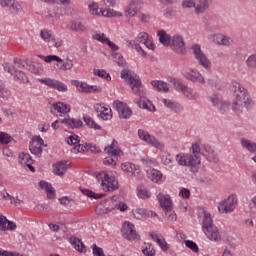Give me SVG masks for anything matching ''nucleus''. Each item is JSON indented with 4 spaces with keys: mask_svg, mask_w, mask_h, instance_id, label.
Masks as SVG:
<instances>
[{
    "mask_svg": "<svg viewBox=\"0 0 256 256\" xmlns=\"http://www.w3.org/2000/svg\"><path fill=\"white\" fill-rule=\"evenodd\" d=\"M192 73V83H205V78H203V75L199 73L196 69L191 70Z\"/></svg>",
    "mask_w": 256,
    "mask_h": 256,
    "instance_id": "e433bc0d",
    "label": "nucleus"
},
{
    "mask_svg": "<svg viewBox=\"0 0 256 256\" xmlns=\"http://www.w3.org/2000/svg\"><path fill=\"white\" fill-rule=\"evenodd\" d=\"M83 127V121L81 119H70V129H81Z\"/></svg>",
    "mask_w": 256,
    "mask_h": 256,
    "instance_id": "ea45409f",
    "label": "nucleus"
},
{
    "mask_svg": "<svg viewBox=\"0 0 256 256\" xmlns=\"http://www.w3.org/2000/svg\"><path fill=\"white\" fill-rule=\"evenodd\" d=\"M70 243L73 245L76 251H79V253H87V246L83 244L81 239L77 237H70Z\"/></svg>",
    "mask_w": 256,
    "mask_h": 256,
    "instance_id": "a211bd4d",
    "label": "nucleus"
},
{
    "mask_svg": "<svg viewBox=\"0 0 256 256\" xmlns=\"http://www.w3.org/2000/svg\"><path fill=\"white\" fill-rule=\"evenodd\" d=\"M13 140V137L11 135L5 133V132H0V143L2 145H9Z\"/></svg>",
    "mask_w": 256,
    "mask_h": 256,
    "instance_id": "58836bf2",
    "label": "nucleus"
},
{
    "mask_svg": "<svg viewBox=\"0 0 256 256\" xmlns=\"http://www.w3.org/2000/svg\"><path fill=\"white\" fill-rule=\"evenodd\" d=\"M209 163H219V155L211 148V146H205L201 153Z\"/></svg>",
    "mask_w": 256,
    "mask_h": 256,
    "instance_id": "2eb2a0df",
    "label": "nucleus"
},
{
    "mask_svg": "<svg viewBox=\"0 0 256 256\" xmlns=\"http://www.w3.org/2000/svg\"><path fill=\"white\" fill-rule=\"evenodd\" d=\"M151 85L156 89V91H163L164 93L169 91V86L163 81L153 80Z\"/></svg>",
    "mask_w": 256,
    "mask_h": 256,
    "instance_id": "bb28decb",
    "label": "nucleus"
},
{
    "mask_svg": "<svg viewBox=\"0 0 256 256\" xmlns=\"http://www.w3.org/2000/svg\"><path fill=\"white\" fill-rule=\"evenodd\" d=\"M161 162L163 163V165H168L170 167L171 163H173V159L171 158V154L162 155Z\"/></svg>",
    "mask_w": 256,
    "mask_h": 256,
    "instance_id": "bf43d9fd",
    "label": "nucleus"
},
{
    "mask_svg": "<svg viewBox=\"0 0 256 256\" xmlns=\"http://www.w3.org/2000/svg\"><path fill=\"white\" fill-rule=\"evenodd\" d=\"M138 137L141 139V141H145V143H149V145H152V147H156V149H161L163 147V144L160 143L155 136L149 134V132L139 129L138 130Z\"/></svg>",
    "mask_w": 256,
    "mask_h": 256,
    "instance_id": "9b49d317",
    "label": "nucleus"
},
{
    "mask_svg": "<svg viewBox=\"0 0 256 256\" xmlns=\"http://www.w3.org/2000/svg\"><path fill=\"white\" fill-rule=\"evenodd\" d=\"M190 49L199 65L204 67V69H209L211 67V61L207 58V55L203 53L199 44H193Z\"/></svg>",
    "mask_w": 256,
    "mask_h": 256,
    "instance_id": "0eeeda50",
    "label": "nucleus"
},
{
    "mask_svg": "<svg viewBox=\"0 0 256 256\" xmlns=\"http://www.w3.org/2000/svg\"><path fill=\"white\" fill-rule=\"evenodd\" d=\"M114 109L117 110V113L120 119H129L133 115V111L129 109L126 103L116 100L113 102Z\"/></svg>",
    "mask_w": 256,
    "mask_h": 256,
    "instance_id": "f8f14e48",
    "label": "nucleus"
},
{
    "mask_svg": "<svg viewBox=\"0 0 256 256\" xmlns=\"http://www.w3.org/2000/svg\"><path fill=\"white\" fill-rule=\"evenodd\" d=\"M143 9V0H132L125 7L124 13L127 17H135Z\"/></svg>",
    "mask_w": 256,
    "mask_h": 256,
    "instance_id": "ddd939ff",
    "label": "nucleus"
},
{
    "mask_svg": "<svg viewBox=\"0 0 256 256\" xmlns=\"http://www.w3.org/2000/svg\"><path fill=\"white\" fill-rule=\"evenodd\" d=\"M62 71H68L69 69H73V60L66 58L64 63L59 67Z\"/></svg>",
    "mask_w": 256,
    "mask_h": 256,
    "instance_id": "49530a36",
    "label": "nucleus"
},
{
    "mask_svg": "<svg viewBox=\"0 0 256 256\" xmlns=\"http://www.w3.org/2000/svg\"><path fill=\"white\" fill-rule=\"evenodd\" d=\"M96 177L97 179H102L101 186L104 191H117L119 189V181L115 177H111L105 172L97 174Z\"/></svg>",
    "mask_w": 256,
    "mask_h": 256,
    "instance_id": "423d86ee",
    "label": "nucleus"
},
{
    "mask_svg": "<svg viewBox=\"0 0 256 256\" xmlns=\"http://www.w3.org/2000/svg\"><path fill=\"white\" fill-rule=\"evenodd\" d=\"M246 65L250 69H256V54H252L247 58Z\"/></svg>",
    "mask_w": 256,
    "mask_h": 256,
    "instance_id": "a18cd8bd",
    "label": "nucleus"
},
{
    "mask_svg": "<svg viewBox=\"0 0 256 256\" xmlns=\"http://www.w3.org/2000/svg\"><path fill=\"white\" fill-rule=\"evenodd\" d=\"M0 256H23L17 252H11L0 248Z\"/></svg>",
    "mask_w": 256,
    "mask_h": 256,
    "instance_id": "338daca9",
    "label": "nucleus"
},
{
    "mask_svg": "<svg viewBox=\"0 0 256 256\" xmlns=\"http://www.w3.org/2000/svg\"><path fill=\"white\" fill-rule=\"evenodd\" d=\"M81 93H101V86L98 85H87V83L81 82L80 84Z\"/></svg>",
    "mask_w": 256,
    "mask_h": 256,
    "instance_id": "aec40b11",
    "label": "nucleus"
},
{
    "mask_svg": "<svg viewBox=\"0 0 256 256\" xmlns=\"http://www.w3.org/2000/svg\"><path fill=\"white\" fill-rule=\"evenodd\" d=\"M15 77H16L17 81H20V83H28L29 82V78L27 77V75H25V72H23V71H16Z\"/></svg>",
    "mask_w": 256,
    "mask_h": 256,
    "instance_id": "37998d69",
    "label": "nucleus"
},
{
    "mask_svg": "<svg viewBox=\"0 0 256 256\" xmlns=\"http://www.w3.org/2000/svg\"><path fill=\"white\" fill-rule=\"evenodd\" d=\"M182 7L183 9H193V7L195 9L197 6H195V2L193 0H184L182 1Z\"/></svg>",
    "mask_w": 256,
    "mask_h": 256,
    "instance_id": "680f3d73",
    "label": "nucleus"
},
{
    "mask_svg": "<svg viewBox=\"0 0 256 256\" xmlns=\"http://www.w3.org/2000/svg\"><path fill=\"white\" fill-rule=\"evenodd\" d=\"M88 7L92 15H102L103 17H123L122 13L109 8L100 10L99 12V4L95 2L90 3Z\"/></svg>",
    "mask_w": 256,
    "mask_h": 256,
    "instance_id": "1a4fd4ad",
    "label": "nucleus"
},
{
    "mask_svg": "<svg viewBox=\"0 0 256 256\" xmlns=\"http://www.w3.org/2000/svg\"><path fill=\"white\" fill-rule=\"evenodd\" d=\"M121 78L128 81L133 93L140 97V99H134V103H136L140 109L155 111V106L150 101L147 102L143 100V84L141 83V80L137 78L135 72L130 69H124L121 71Z\"/></svg>",
    "mask_w": 256,
    "mask_h": 256,
    "instance_id": "f257e3e1",
    "label": "nucleus"
},
{
    "mask_svg": "<svg viewBox=\"0 0 256 256\" xmlns=\"http://www.w3.org/2000/svg\"><path fill=\"white\" fill-rule=\"evenodd\" d=\"M122 237L127 241H141V236L135 231V225L131 222H125L121 229Z\"/></svg>",
    "mask_w": 256,
    "mask_h": 256,
    "instance_id": "6e6552de",
    "label": "nucleus"
},
{
    "mask_svg": "<svg viewBox=\"0 0 256 256\" xmlns=\"http://www.w3.org/2000/svg\"><path fill=\"white\" fill-rule=\"evenodd\" d=\"M202 231L210 241H221L219 229L215 224H213V218H211V214L209 212H204Z\"/></svg>",
    "mask_w": 256,
    "mask_h": 256,
    "instance_id": "7ed1b4c3",
    "label": "nucleus"
},
{
    "mask_svg": "<svg viewBox=\"0 0 256 256\" xmlns=\"http://www.w3.org/2000/svg\"><path fill=\"white\" fill-rule=\"evenodd\" d=\"M86 151L90 152V153H101V149H99V147H97V145L95 144H87L86 143Z\"/></svg>",
    "mask_w": 256,
    "mask_h": 256,
    "instance_id": "4d7b16f0",
    "label": "nucleus"
},
{
    "mask_svg": "<svg viewBox=\"0 0 256 256\" xmlns=\"http://www.w3.org/2000/svg\"><path fill=\"white\" fill-rule=\"evenodd\" d=\"M148 179H151L153 183H159L163 179V173L157 169H150L146 171Z\"/></svg>",
    "mask_w": 256,
    "mask_h": 256,
    "instance_id": "412c9836",
    "label": "nucleus"
},
{
    "mask_svg": "<svg viewBox=\"0 0 256 256\" xmlns=\"http://www.w3.org/2000/svg\"><path fill=\"white\" fill-rule=\"evenodd\" d=\"M53 169L55 175L63 177V175L67 173V164H65V162L63 161H60L57 164L53 165Z\"/></svg>",
    "mask_w": 256,
    "mask_h": 256,
    "instance_id": "4be33fe9",
    "label": "nucleus"
},
{
    "mask_svg": "<svg viewBox=\"0 0 256 256\" xmlns=\"http://www.w3.org/2000/svg\"><path fill=\"white\" fill-rule=\"evenodd\" d=\"M8 11L14 17H17V15H21V13H23V6H21L19 2L14 1V3L11 5Z\"/></svg>",
    "mask_w": 256,
    "mask_h": 256,
    "instance_id": "c756f323",
    "label": "nucleus"
},
{
    "mask_svg": "<svg viewBox=\"0 0 256 256\" xmlns=\"http://www.w3.org/2000/svg\"><path fill=\"white\" fill-rule=\"evenodd\" d=\"M158 245L162 249V251H169V244H167L165 238H162V240H158Z\"/></svg>",
    "mask_w": 256,
    "mask_h": 256,
    "instance_id": "774afa93",
    "label": "nucleus"
},
{
    "mask_svg": "<svg viewBox=\"0 0 256 256\" xmlns=\"http://www.w3.org/2000/svg\"><path fill=\"white\" fill-rule=\"evenodd\" d=\"M178 91L179 93H183V95H185L187 99H197V97H199L196 92H194L190 87H187L184 84H182V88H179Z\"/></svg>",
    "mask_w": 256,
    "mask_h": 256,
    "instance_id": "5701e85b",
    "label": "nucleus"
},
{
    "mask_svg": "<svg viewBox=\"0 0 256 256\" xmlns=\"http://www.w3.org/2000/svg\"><path fill=\"white\" fill-rule=\"evenodd\" d=\"M40 37L41 39H43V41H45V43H52L56 47V49H59V47L63 45V40L59 38H55L51 30H47V29L41 30Z\"/></svg>",
    "mask_w": 256,
    "mask_h": 256,
    "instance_id": "4468645a",
    "label": "nucleus"
},
{
    "mask_svg": "<svg viewBox=\"0 0 256 256\" xmlns=\"http://www.w3.org/2000/svg\"><path fill=\"white\" fill-rule=\"evenodd\" d=\"M160 207L164 210V217L167 221H177V214L173 211L171 197L169 195L159 194L157 196Z\"/></svg>",
    "mask_w": 256,
    "mask_h": 256,
    "instance_id": "39448f33",
    "label": "nucleus"
},
{
    "mask_svg": "<svg viewBox=\"0 0 256 256\" xmlns=\"http://www.w3.org/2000/svg\"><path fill=\"white\" fill-rule=\"evenodd\" d=\"M45 17L48 19V21H57V19H59V13L55 11H48Z\"/></svg>",
    "mask_w": 256,
    "mask_h": 256,
    "instance_id": "6e6d98bb",
    "label": "nucleus"
},
{
    "mask_svg": "<svg viewBox=\"0 0 256 256\" xmlns=\"http://www.w3.org/2000/svg\"><path fill=\"white\" fill-rule=\"evenodd\" d=\"M68 145H77V143H81V139L77 134L71 135L67 139Z\"/></svg>",
    "mask_w": 256,
    "mask_h": 256,
    "instance_id": "3c124183",
    "label": "nucleus"
},
{
    "mask_svg": "<svg viewBox=\"0 0 256 256\" xmlns=\"http://www.w3.org/2000/svg\"><path fill=\"white\" fill-rule=\"evenodd\" d=\"M80 191L83 195H85L86 197H89L90 199H101L105 197V194L103 193L97 194L92 190L81 188V187H80Z\"/></svg>",
    "mask_w": 256,
    "mask_h": 256,
    "instance_id": "c85d7f7f",
    "label": "nucleus"
},
{
    "mask_svg": "<svg viewBox=\"0 0 256 256\" xmlns=\"http://www.w3.org/2000/svg\"><path fill=\"white\" fill-rule=\"evenodd\" d=\"M149 39V34L146 32H140L138 36L136 37L135 41L136 43H145Z\"/></svg>",
    "mask_w": 256,
    "mask_h": 256,
    "instance_id": "8fccbe9b",
    "label": "nucleus"
},
{
    "mask_svg": "<svg viewBox=\"0 0 256 256\" xmlns=\"http://www.w3.org/2000/svg\"><path fill=\"white\" fill-rule=\"evenodd\" d=\"M142 253L145 256H154L155 248H153V245L150 243H144V246L142 248Z\"/></svg>",
    "mask_w": 256,
    "mask_h": 256,
    "instance_id": "4c0bfd02",
    "label": "nucleus"
},
{
    "mask_svg": "<svg viewBox=\"0 0 256 256\" xmlns=\"http://www.w3.org/2000/svg\"><path fill=\"white\" fill-rule=\"evenodd\" d=\"M253 205H250V217H256V196L252 198Z\"/></svg>",
    "mask_w": 256,
    "mask_h": 256,
    "instance_id": "69168bd1",
    "label": "nucleus"
},
{
    "mask_svg": "<svg viewBox=\"0 0 256 256\" xmlns=\"http://www.w3.org/2000/svg\"><path fill=\"white\" fill-rule=\"evenodd\" d=\"M163 103L165 107H167V109H170V111H173V113H181L183 111V108L179 104H176L169 99H164Z\"/></svg>",
    "mask_w": 256,
    "mask_h": 256,
    "instance_id": "393cba45",
    "label": "nucleus"
},
{
    "mask_svg": "<svg viewBox=\"0 0 256 256\" xmlns=\"http://www.w3.org/2000/svg\"><path fill=\"white\" fill-rule=\"evenodd\" d=\"M223 203L226 207H228V209H231L232 212L235 209V203H237V196L232 194L228 197L227 200H224Z\"/></svg>",
    "mask_w": 256,
    "mask_h": 256,
    "instance_id": "473e14b6",
    "label": "nucleus"
},
{
    "mask_svg": "<svg viewBox=\"0 0 256 256\" xmlns=\"http://www.w3.org/2000/svg\"><path fill=\"white\" fill-rule=\"evenodd\" d=\"M102 111H100V114H99V117H101V119H103L104 121H107L109 120V118L111 117V110L105 108V107H102Z\"/></svg>",
    "mask_w": 256,
    "mask_h": 256,
    "instance_id": "864d4df0",
    "label": "nucleus"
},
{
    "mask_svg": "<svg viewBox=\"0 0 256 256\" xmlns=\"http://www.w3.org/2000/svg\"><path fill=\"white\" fill-rule=\"evenodd\" d=\"M52 107L54 111H57L58 113H63L64 115L71 112V106L63 102H55L52 104Z\"/></svg>",
    "mask_w": 256,
    "mask_h": 256,
    "instance_id": "6ab92c4d",
    "label": "nucleus"
},
{
    "mask_svg": "<svg viewBox=\"0 0 256 256\" xmlns=\"http://www.w3.org/2000/svg\"><path fill=\"white\" fill-rule=\"evenodd\" d=\"M111 211H113V207L105 206L104 202L98 204L95 209L96 215H107V213H111Z\"/></svg>",
    "mask_w": 256,
    "mask_h": 256,
    "instance_id": "cd10ccee",
    "label": "nucleus"
},
{
    "mask_svg": "<svg viewBox=\"0 0 256 256\" xmlns=\"http://www.w3.org/2000/svg\"><path fill=\"white\" fill-rule=\"evenodd\" d=\"M52 89H56V91H67V85L58 80H54L52 83Z\"/></svg>",
    "mask_w": 256,
    "mask_h": 256,
    "instance_id": "c03bdc74",
    "label": "nucleus"
},
{
    "mask_svg": "<svg viewBox=\"0 0 256 256\" xmlns=\"http://www.w3.org/2000/svg\"><path fill=\"white\" fill-rule=\"evenodd\" d=\"M213 5V0H198V5L195 7V14L201 15L205 13L206 9H209Z\"/></svg>",
    "mask_w": 256,
    "mask_h": 256,
    "instance_id": "f3484780",
    "label": "nucleus"
},
{
    "mask_svg": "<svg viewBox=\"0 0 256 256\" xmlns=\"http://www.w3.org/2000/svg\"><path fill=\"white\" fill-rule=\"evenodd\" d=\"M0 97H2V99H9V97H11V91H9V89H7L5 87H1L0 88Z\"/></svg>",
    "mask_w": 256,
    "mask_h": 256,
    "instance_id": "e2e57ef3",
    "label": "nucleus"
},
{
    "mask_svg": "<svg viewBox=\"0 0 256 256\" xmlns=\"http://www.w3.org/2000/svg\"><path fill=\"white\" fill-rule=\"evenodd\" d=\"M169 81L174 85L176 91H179V89L183 88V83L179 82V80H177L176 78L171 77Z\"/></svg>",
    "mask_w": 256,
    "mask_h": 256,
    "instance_id": "0e129e2a",
    "label": "nucleus"
},
{
    "mask_svg": "<svg viewBox=\"0 0 256 256\" xmlns=\"http://www.w3.org/2000/svg\"><path fill=\"white\" fill-rule=\"evenodd\" d=\"M117 199H119V197L114 195L111 198L104 200L102 203L105 204V207H109L110 209L112 207V211H113L114 209H117Z\"/></svg>",
    "mask_w": 256,
    "mask_h": 256,
    "instance_id": "f704fd0d",
    "label": "nucleus"
},
{
    "mask_svg": "<svg viewBox=\"0 0 256 256\" xmlns=\"http://www.w3.org/2000/svg\"><path fill=\"white\" fill-rule=\"evenodd\" d=\"M87 151V144H78L72 148V153H85Z\"/></svg>",
    "mask_w": 256,
    "mask_h": 256,
    "instance_id": "5fc2aeb1",
    "label": "nucleus"
},
{
    "mask_svg": "<svg viewBox=\"0 0 256 256\" xmlns=\"http://www.w3.org/2000/svg\"><path fill=\"white\" fill-rule=\"evenodd\" d=\"M157 35L159 37V42L164 45L165 47H169V43L171 42V35L167 34L165 30H159L157 32Z\"/></svg>",
    "mask_w": 256,
    "mask_h": 256,
    "instance_id": "a878e982",
    "label": "nucleus"
},
{
    "mask_svg": "<svg viewBox=\"0 0 256 256\" xmlns=\"http://www.w3.org/2000/svg\"><path fill=\"white\" fill-rule=\"evenodd\" d=\"M33 144L47 147V144H45V141H43V138H41V136H34L30 141V145H33Z\"/></svg>",
    "mask_w": 256,
    "mask_h": 256,
    "instance_id": "de8ad7c7",
    "label": "nucleus"
},
{
    "mask_svg": "<svg viewBox=\"0 0 256 256\" xmlns=\"http://www.w3.org/2000/svg\"><path fill=\"white\" fill-rule=\"evenodd\" d=\"M232 91L235 93V99L232 104V111H243V105L246 109L253 107V100L249 97L247 90L241 86L239 82H235L232 87Z\"/></svg>",
    "mask_w": 256,
    "mask_h": 256,
    "instance_id": "f03ea898",
    "label": "nucleus"
},
{
    "mask_svg": "<svg viewBox=\"0 0 256 256\" xmlns=\"http://www.w3.org/2000/svg\"><path fill=\"white\" fill-rule=\"evenodd\" d=\"M83 121L84 123H86L88 127H90V129H95V131H100L101 127L99 126V124L95 123V120H93L91 116L84 115Z\"/></svg>",
    "mask_w": 256,
    "mask_h": 256,
    "instance_id": "7c9ffc66",
    "label": "nucleus"
},
{
    "mask_svg": "<svg viewBox=\"0 0 256 256\" xmlns=\"http://www.w3.org/2000/svg\"><path fill=\"white\" fill-rule=\"evenodd\" d=\"M122 171L128 173V175H132V177H139V173H141V168L133 163H123L121 165Z\"/></svg>",
    "mask_w": 256,
    "mask_h": 256,
    "instance_id": "dca6fc26",
    "label": "nucleus"
},
{
    "mask_svg": "<svg viewBox=\"0 0 256 256\" xmlns=\"http://www.w3.org/2000/svg\"><path fill=\"white\" fill-rule=\"evenodd\" d=\"M178 165L182 167H191L192 173H197L201 167V157L197 154H178L176 155Z\"/></svg>",
    "mask_w": 256,
    "mask_h": 256,
    "instance_id": "20e7f679",
    "label": "nucleus"
},
{
    "mask_svg": "<svg viewBox=\"0 0 256 256\" xmlns=\"http://www.w3.org/2000/svg\"><path fill=\"white\" fill-rule=\"evenodd\" d=\"M112 57H113L114 61L117 63L118 67H125V65H127L125 58H123V55H121L120 53L113 52Z\"/></svg>",
    "mask_w": 256,
    "mask_h": 256,
    "instance_id": "72a5a7b5",
    "label": "nucleus"
},
{
    "mask_svg": "<svg viewBox=\"0 0 256 256\" xmlns=\"http://www.w3.org/2000/svg\"><path fill=\"white\" fill-rule=\"evenodd\" d=\"M221 39V44L220 45H224V47H229L231 45H233V39H231V37L229 36H220Z\"/></svg>",
    "mask_w": 256,
    "mask_h": 256,
    "instance_id": "603ef678",
    "label": "nucleus"
},
{
    "mask_svg": "<svg viewBox=\"0 0 256 256\" xmlns=\"http://www.w3.org/2000/svg\"><path fill=\"white\" fill-rule=\"evenodd\" d=\"M168 47H171L172 51L178 53V55H185V41L183 40V36L174 35L170 38V43Z\"/></svg>",
    "mask_w": 256,
    "mask_h": 256,
    "instance_id": "9d476101",
    "label": "nucleus"
},
{
    "mask_svg": "<svg viewBox=\"0 0 256 256\" xmlns=\"http://www.w3.org/2000/svg\"><path fill=\"white\" fill-rule=\"evenodd\" d=\"M210 101H211V103H213L214 107H219V105L221 103H223V101H221V96H219L217 94L210 97Z\"/></svg>",
    "mask_w": 256,
    "mask_h": 256,
    "instance_id": "052dcab7",
    "label": "nucleus"
},
{
    "mask_svg": "<svg viewBox=\"0 0 256 256\" xmlns=\"http://www.w3.org/2000/svg\"><path fill=\"white\" fill-rule=\"evenodd\" d=\"M240 143L243 147V149H246V151H249V153H256V143L251 142V140L241 138Z\"/></svg>",
    "mask_w": 256,
    "mask_h": 256,
    "instance_id": "b1692460",
    "label": "nucleus"
},
{
    "mask_svg": "<svg viewBox=\"0 0 256 256\" xmlns=\"http://www.w3.org/2000/svg\"><path fill=\"white\" fill-rule=\"evenodd\" d=\"M71 31H85L87 27L79 20H73L70 25Z\"/></svg>",
    "mask_w": 256,
    "mask_h": 256,
    "instance_id": "2f4dec72",
    "label": "nucleus"
},
{
    "mask_svg": "<svg viewBox=\"0 0 256 256\" xmlns=\"http://www.w3.org/2000/svg\"><path fill=\"white\" fill-rule=\"evenodd\" d=\"M184 243L188 249L193 251V253H199V246H197V243H195L193 240H185Z\"/></svg>",
    "mask_w": 256,
    "mask_h": 256,
    "instance_id": "79ce46f5",
    "label": "nucleus"
},
{
    "mask_svg": "<svg viewBox=\"0 0 256 256\" xmlns=\"http://www.w3.org/2000/svg\"><path fill=\"white\" fill-rule=\"evenodd\" d=\"M92 39H94L95 41H99L100 43H103V45H105V43H107V40L109 38H105V33H102V34H94Z\"/></svg>",
    "mask_w": 256,
    "mask_h": 256,
    "instance_id": "13d9d810",
    "label": "nucleus"
},
{
    "mask_svg": "<svg viewBox=\"0 0 256 256\" xmlns=\"http://www.w3.org/2000/svg\"><path fill=\"white\" fill-rule=\"evenodd\" d=\"M45 63H52V61H56V63H63V59L57 55H48L44 57Z\"/></svg>",
    "mask_w": 256,
    "mask_h": 256,
    "instance_id": "09e8293b",
    "label": "nucleus"
},
{
    "mask_svg": "<svg viewBox=\"0 0 256 256\" xmlns=\"http://www.w3.org/2000/svg\"><path fill=\"white\" fill-rule=\"evenodd\" d=\"M94 75H97L98 77H102L103 79H106V81H111V75L107 73L104 69H96L94 70Z\"/></svg>",
    "mask_w": 256,
    "mask_h": 256,
    "instance_id": "a19ab883",
    "label": "nucleus"
},
{
    "mask_svg": "<svg viewBox=\"0 0 256 256\" xmlns=\"http://www.w3.org/2000/svg\"><path fill=\"white\" fill-rule=\"evenodd\" d=\"M41 147V145L29 144L30 153L36 157H41V155H43V148Z\"/></svg>",
    "mask_w": 256,
    "mask_h": 256,
    "instance_id": "c9c22d12",
    "label": "nucleus"
}]
</instances>
